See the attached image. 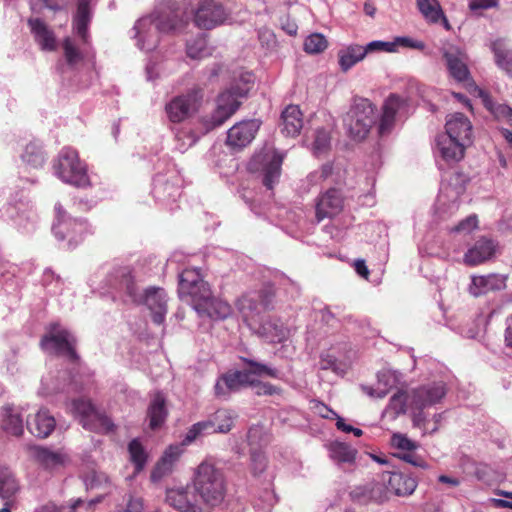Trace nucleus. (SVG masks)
Returning a JSON list of instances; mask_svg holds the SVG:
<instances>
[{
	"mask_svg": "<svg viewBox=\"0 0 512 512\" xmlns=\"http://www.w3.org/2000/svg\"><path fill=\"white\" fill-rule=\"evenodd\" d=\"M193 491L202 506L214 508L226 497L228 484L222 469L210 461H202L192 477Z\"/></svg>",
	"mask_w": 512,
	"mask_h": 512,
	"instance_id": "obj_1",
	"label": "nucleus"
},
{
	"mask_svg": "<svg viewBox=\"0 0 512 512\" xmlns=\"http://www.w3.org/2000/svg\"><path fill=\"white\" fill-rule=\"evenodd\" d=\"M344 198L340 190L330 188L318 197L316 219L318 222L333 218L343 210Z\"/></svg>",
	"mask_w": 512,
	"mask_h": 512,
	"instance_id": "obj_20",
	"label": "nucleus"
},
{
	"mask_svg": "<svg viewBox=\"0 0 512 512\" xmlns=\"http://www.w3.org/2000/svg\"><path fill=\"white\" fill-rule=\"evenodd\" d=\"M53 167L55 174L65 183L76 187L90 185L85 163L80 160L77 151L71 148L62 149Z\"/></svg>",
	"mask_w": 512,
	"mask_h": 512,
	"instance_id": "obj_7",
	"label": "nucleus"
},
{
	"mask_svg": "<svg viewBox=\"0 0 512 512\" xmlns=\"http://www.w3.org/2000/svg\"><path fill=\"white\" fill-rule=\"evenodd\" d=\"M437 149L446 162H459L465 155L468 144L458 141L448 133L441 134L436 138Z\"/></svg>",
	"mask_w": 512,
	"mask_h": 512,
	"instance_id": "obj_26",
	"label": "nucleus"
},
{
	"mask_svg": "<svg viewBox=\"0 0 512 512\" xmlns=\"http://www.w3.org/2000/svg\"><path fill=\"white\" fill-rule=\"evenodd\" d=\"M254 379L250 378V373L243 371H234L224 374L215 385V394L225 396L233 391H238L242 387L251 386Z\"/></svg>",
	"mask_w": 512,
	"mask_h": 512,
	"instance_id": "obj_24",
	"label": "nucleus"
},
{
	"mask_svg": "<svg viewBox=\"0 0 512 512\" xmlns=\"http://www.w3.org/2000/svg\"><path fill=\"white\" fill-rule=\"evenodd\" d=\"M56 427V420L49 410L42 408L27 419V429L29 432L41 439H45L52 434Z\"/></svg>",
	"mask_w": 512,
	"mask_h": 512,
	"instance_id": "obj_25",
	"label": "nucleus"
},
{
	"mask_svg": "<svg viewBox=\"0 0 512 512\" xmlns=\"http://www.w3.org/2000/svg\"><path fill=\"white\" fill-rule=\"evenodd\" d=\"M22 159L28 164L37 167L42 165L44 161L43 152L35 144H29L26 146L25 153L22 155Z\"/></svg>",
	"mask_w": 512,
	"mask_h": 512,
	"instance_id": "obj_50",
	"label": "nucleus"
},
{
	"mask_svg": "<svg viewBox=\"0 0 512 512\" xmlns=\"http://www.w3.org/2000/svg\"><path fill=\"white\" fill-rule=\"evenodd\" d=\"M478 220L476 216H468L466 219L462 220L458 225L453 228V231H471L477 227Z\"/></svg>",
	"mask_w": 512,
	"mask_h": 512,
	"instance_id": "obj_58",
	"label": "nucleus"
},
{
	"mask_svg": "<svg viewBox=\"0 0 512 512\" xmlns=\"http://www.w3.org/2000/svg\"><path fill=\"white\" fill-rule=\"evenodd\" d=\"M183 453L182 445H170L163 453L152 471V478L158 479L172 471L174 464Z\"/></svg>",
	"mask_w": 512,
	"mask_h": 512,
	"instance_id": "obj_34",
	"label": "nucleus"
},
{
	"mask_svg": "<svg viewBox=\"0 0 512 512\" xmlns=\"http://www.w3.org/2000/svg\"><path fill=\"white\" fill-rule=\"evenodd\" d=\"M130 460L135 466L137 472L141 471L147 461V453L138 439H133L128 445Z\"/></svg>",
	"mask_w": 512,
	"mask_h": 512,
	"instance_id": "obj_43",
	"label": "nucleus"
},
{
	"mask_svg": "<svg viewBox=\"0 0 512 512\" xmlns=\"http://www.w3.org/2000/svg\"><path fill=\"white\" fill-rule=\"evenodd\" d=\"M441 51L450 75L458 82L468 80L470 72L466 65V54L452 44L444 46Z\"/></svg>",
	"mask_w": 512,
	"mask_h": 512,
	"instance_id": "obj_19",
	"label": "nucleus"
},
{
	"mask_svg": "<svg viewBox=\"0 0 512 512\" xmlns=\"http://www.w3.org/2000/svg\"><path fill=\"white\" fill-rule=\"evenodd\" d=\"M28 452L33 461L47 470L63 467L69 460L68 456L62 451H54L40 445L28 446Z\"/></svg>",
	"mask_w": 512,
	"mask_h": 512,
	"instance_id": "obj_21",
	"label": "nucleus"
},
{
	"mask_svg": "<svg viewBox=\"0 0 512 512\" xmlns=\"http://www.w3.org/2000/svg\"><path fill=\"white\" fill-rule=\"evenodd\" d=\"M497 66L508 74H512V51L507 48L502 39L493 41L490 45Z\"/></svg>",
	"mask_w": 512,
	"mask_h": 512,
	"instance_id": "obj_37",
	"label": "nucleus"
},
{
	"mask_svg": "<svg viewBox=\"0 0 512 512\" xmlns=\"http://www.w3.org/2000/svg\"><path fill=\"white\" fill-rule=\"evenodd\" d=\"M319 364H320V368L322 370H328V369L335 370L336 364H337V359L334 356H331L329 354L321 355Z\"/></svg>",
	"mask_w": 512,
	"mask_h": 512,
	"instance_id": "obj_62",
	"label": "nucleus"
},
{
	"mask_svg": "<svg viewBox=\"0 0 512 512\" xmlns=\"http://www.w3.org/2000/svg\"><path fill=\"white\" fill-rule=\"evenodd\" d=\"M206 39L203 36L195 38L193 41L187 43V56L192 59H200L207 55L206 52Z\"/></svg>",
	"mask_w": 512,
	"mask_h": 512,
	"instance_id": "obj_47",
	"label": "nucleus"
},
{
	"mask_svg": "<svg viewBox=\"0 0 512 512\" xmlns=\"http://www.w3.org/2000/svg\"><path fill=\"white\" fill-rule=\"evenodd\" d=\"M391 446L398 450L396 457L415 467L426 469L429 467L423 457L416 453L418 444L401 433H394L391 437Z\"/></svg>",
	"mask_w": 512,
	"mask_h": 512,
	"instance_id": "obj_18",
	"label": "nucleus"
},
{
	"mask_svg": "<svg viewBox=\"0 0 512 512\" xmlns=\"http://www.w3.org/2000/svg\"><path fill=\"white\" fill-rule=\"evenodd\" d=\"M168 504L181 512H202V505L195 492L191 494L187 488L170 489L167 491Z\"/></svg>",
	"mask_w": 512,
	"mask_h": 512,
	"instance_id": "obj_22",
	"label": "nucleus"
},
{
	"mask_svg": "<svg viewBox=\"0 0 512 512\" xmlns=\"http://www.w3.org/2000/svg\"><path fill=\"white\" fill-rule=\"evenodd\" d=\"M204 90L194 85L184 93L174 96L166 105L165 112L170 122L181 123L196 114L203 102Z\"/></svg>",
	"mask_w": 512,
	"mask_h": 512,
	"instance_id": "obj_8",
	"label": "nucleus"
},
{
	"mask_svg": "<svg viewBox=\"0 0 512 512\" xmlns=\"http://www.w3.org/2000/svg\"><path fill=\"white\" fill-rule=\"evenodd\" d=\"M143 501L141 498L130 497L127 503V507L123 512H142Z\"/></svg>",
	"mask_w": 512,
	"mask_h": 512,
	"instance_id": "obj_63",
	"label": "nucleus"
},
{
	"mask_svg": "<svg viewBox=\"0 0 512 512\" xmlns=\"http://www.w3.org/2000/svg\"><path fill=\"white\" fill-rule=\"evenodd\" d=\"M52 231L57 239L67 240L69 247H74L85 239L91 229L86 219L71 217L63 204L57 203Z\"/></svg>",
	"mask_w": 512,
	"mask_h": 512,
	"instance_id": "obj_5",
	"label": "nucleus"
},
{
	"mask_svg": "<svg viewBox=\"0 0 512 512\" xmlns=\"http://www.w3.org/2000/svg\"><path fill=\"white\" fill-rule=\"evenodd\" d=\"M331 457L342 463H351L355 460L356 450L346 443L335 442L330 446Z\"/></svg>",
	"mask_w": 512,
	"mask_h": 512,
	"instance_id": "obj_42",
	"label": "nucleus"
},
{
	"mask_svg": "<svg viewBox=\"0 0 512 512\" xmlns=\"http://www.w3.org/2000/svg\"><path fill=\"white\" fill-rule=\"evenodd\" d=\"M259 128L260 122L256 119L234 124L227 131L226 145L234 151H241L253 141Z\"/></svg>",
	"mask_w": 512,
	"mask_h": 512,
	"instance_id": "obj_17",
	"label": "nucleus"
},
{
	"mask_svg": "<svg viewBox=\"0 0 512 512\" xmlns=\"http://www.w3.org/2000/svg\"><path fill=\"white\" fill-rule=\"evenodd\" d=\"M496 252L493 240L486 237L479 238L464 254V263L468 266H477L490 260Z\"/></svg>",
	"mask_w": 512,
	"mask_h": 512,
	"instance_id": "obj_23",
	"label": "nucleus"
},
{
	"mask_svg": "<svg viewBox=\"0 0 512 512\" xmlns=\"http://www.w3.org/2000/svg\"><path fill=\"white\" fill-rule=\"evenodd\" d=\"M499 0H470L469 8L473 11L496 7Z\"/></svg>",
	"mask_w": 512,
	"mask_h": 512,
	"instance_id": "obj_59",
	"label": "nucleus"
},
{
	"mask_svg": "<svg viewBox=\"0 0 512 512\" xmlns=\"http://www.w3.org/2000/svg\"><path fill=\"white\" fill-rule=\"evenodd\" d=\"M2 428L8 434L21 436L23 434V420L20 413L12 407H5L3 409Z\"/></svg>",
	"mask_w": 512,
	"mask_h": 512,
	"instance_id": "obj_38",
	"label": "nucleus"
},
{
	"mask_svg": "<svg viewBox=\"0 0 512 512\" xmlns=\"http://www.w3.org/2000/svg\"><path fill=\"white\" fill-rule=\"evenodd\" d=\"M230 12L224 5L215 0H199L193 10L194 24L204 30H211L226 22Z\"/></svg>",
	"mask_w": 512,
	"mask_h": 512,
	"instance_id": "obj_12",
	"label": "nucleus"
},
{
	"mask_svg": "<svg viewBox=\"0 0 512 512\" xmlns=\"http://www.w3.org/2000/svg\"><path fill=\"white\" fill-rule=\"evenodd\" d=\"M403 103L404 101L400 96L391 94L384 102L383 112L396 117V114L402 107Z\"/></svg>",
	"mask_w": 512,
	"mask_h": 512,
	"instance_id": "obj_55",
	"label": "nucleus"
},
{
	"mask_svg": "<svg viewBox=\"0 0 512 512\" xmlns=\"http://www.w3.org/2000/svg\"><path fill=\"white\" fill-rule=\"evenodd\" d=\"M331 136L330 133L321 128L315 132V139L313 141V151L316 155L325 153L330 147Z\"/></svg>",
	"mask_w": 512,
	"mask_h": 512,
	"instance_id": "obj_49",
	"label": "nucleus"
},
{
	"mask_svg": "<svg viewBox=\"0 0 512 512\" xmlns=\"http://www.w3.org/2000/svg\"><path fill=\"white\" fill-rule=\"evenodd\" d=\"M328 46L325 36L320 33L309 35L304 42V50L309 54L323 52Z\"/></svg>",
	"mask_w": 512,
	"mask_h": 512,
	"instance_id": "obj_45",
	"label": "nucleus"
},
{
	"mask_svg": "<svg viewBox=\"0 0 512 512\" xmlns=\"http://www.w3.org/2000/svg\"><path fill=\"white\" fill-rule=\"evenodd\" d=\"M395 122V117L387 114L385 112L382 113L380 124H379V134L385 135L390 132Z\"/></svg>",
	"mask_w": 512,
	"mask_h": 512,
	"instance_id": "obj_57",
	"label": "nucleus"
},
{
	"mask_svg": "<svg viewBox=\"0 0 512 512\" xmlns=\"http://www.w3.org/2000/svg\"><path fill=\"white\" fill-rule=\"evenodd\" d=\"M446 392V385L443 382L421 385L410 391V407L413 410H424L439 403Z\"/></svg>",
	"mask_w": 512,
	"mask_h": 512,
	"instance_id": "obj_16",
	"label": "nucleus"
},
{
	"mask_svg": "<svg viewBox=\"0 0 512 512\" xmlns=\"http://www.w3.org/2000/svg\"><path fill=\"white\" fill-rule=\"evenodd\" d=\"M275 333L271 336V341L281 343L288 337V330L283 326V324L274 325Z\"/></svg>",
	"mask_w": 512,
	"mask_h": 512,
	"instance_id": "obj_61",
	"label": "nucleus"
},
{
	"mask_svg": "<svg viewBox=\"0 0 512 512\" xmlns=\"http://www.w3.org/2000/svg\"><path fill=\"white\" fill-rule=\"evenodd\" d=\"M241 82L242 84H233L221 92L216 100V109L210 115L202 117L201 123L206 132L224 124L239 109L240 99L245 97L251 89L252 75H242Z\"/></svg>",
	"mask_w": 512,
	"mask_h": 512,
	"instance_id": "obj_3",
	"label": "nucleus"
},
{
	"mask_svg": "<svg viewBox=\"0 0 512 512\" xmlns=\"http://www.w3.org/2000/svg\"><path fill=\"white\" fill-rule=\"evenodd\" d=\"M283 159V155L274 149L265 150L257 154L253 159L254 163L262 166V183L269 190H273L274 186L279 182Z\"/></svg>",
	"mask_w": 512,
	"mask_h": 512,
	"instance_id": "obj_15",
	"label": "nucleus"
},
{
	"mask_svg": "<svg viewBox=\"0 0 512 512\" xmlns=\"http://www.w3.org/2000/svg\"><path fill=\"white\" fill-rule=\"evenodd\" d=\"M376 108L370 100L362 97H355L345 124L349 135L355 141L364 140L376 121Z\"/></svg>",
	"mask_w": 512,
	"mask_h": 512,
	"instance_id": "obj_6",
	"label": "nucleus"
},
{
	"mask_svg": "<svg viewBox=\"0 0 512 512\" xmlns=\"http://www.w3.org/2000/svg\"><path fill=\"white\" fill-rule=\"evenodd\" d=\"M413 414V424L415 427L423 429L425 432L428 433V425L426 421V416L423 410H416Z\"/></svg>",
	"mask_w": 512,
	"mask_h": 512,
	"instance_id": "obj_60",
	"label": "nucleus"
},
{
	"mask_svg": "<svg viewBox=\"0 0 512 512\" xmlns=\"http://www.w3.org/2000/svg\"><path fill=\"white\" fill-rule=\"evenodd\" d=\"M179 297L190 303L192 307L202 310L205 300L210 296L211 289L209 284L203 280L202 275L197 269H185L180 274Z\"/></svg>",
	"mask_w": 512,
	"mask_h": 512,
	"instance_id": "obj_10",
	"label": "nucleus"
},
{
	"mask_svg": "<svg viewBox=\"0 0 512 512\" xmlns=\"http://www.w3.org/2000/svg\"><path fill=\"white\" fill-rule=\"evenodd\" d=\"M506 287V277L501 274L473 276L469 292L477 297L491 291L502 290Z\"/></svg>",
	"mask_w": 512,
	"mask_h": 512,
	"instance_id": "obj_28",
	"label": "nucleus"
},
{
	"mask_svg": "<svg viewBox=\"0 0 512 512\" xmlns=\"http://www.w3.org/2000/svg\"><path fill=\"white\" fill-rule=\"evenodd\" d=\"M303 128V114L297 105H288L281 114V131L289 137H296Z\"/></svg>",
	"mask_w": 512,
	"mask_h": 512,
	"instance_id": "obj_31",
	"label": "nucleus"
},
{
	"mask_svg": "<svg viewBox=\"0 0 512 512\" xmlns=\"http://www.w3.org/2000/svg\"><path fill=\"white\" fill-rule=\"evenodd\" d=\"M385 44H390V48L392 50H384L385 52H396L398 46L407 47V48H413L418 50H423L425 47V44L422 41H416L413 40L410 37H396L393 42H385Z\"/></svg>",
	"mask_w": 512,
	"mask_h": 512,
	"instance_id": "obj_51",
	"label": "nucleus"
},
{
	"mask_svg": "<svg viewBox=\"0 0 512 512\" xmlns=\"http://www.w3.org/2000/svg\"><path fill=\"white\" fill-rule=\"evenodd\" d=\"M267 467V459L263 452L253 451L251 453V470L257 476L262 474Z\"/></svg>",
	"mask_w": 512,
	"mask_h": 512,
	"instance_id": "obj_53",
	"label": "nucleus"
},
{
	"mask_svg": "<svg viewBox=\"0 0 512 512\" xmlns=\"http://www.w3.org/2000/svg\"><path fill=\"white\" fill-rule=\"evenodd\" d=\"M19 484L8 469H0V497L6 501L18 492Z\"/></svg>",
	"mask_w": 512,
	"mask_h": 512,
	"instance_id": "obj_39",
	"label": "nucleus"
},
{
	"mask_svg": "<svg viewBox=\"0 0 512 512\" xmlns=\"http://www.w3.org/2000/svg\"><path fill=\"white\" fill-rule=\"evenodd\" d=\"M202 435H205V433L202 430L200 422H197L188 429L185 437L182 440L181 445L188 446Z\"/></svg>",
	"mask_w": 512,
	"mask_h": 512,
	"instance_id": "obj_56",
	"label": "nucleus"
},
{
	"mask_svg": "<svg viewBox=\"0 0 512 512\" xmlns=\"http://www.w3.org/2000/svg\"><path fill=\"white\" fill-rule=\"evenodd\" d=\"M102 498H103L102 495L97 496L96 498L89 500L88 502L79 498L67 509L66 512H75L77 508H79L85 504L88 507H92L93 505L100 503L102 501ZM35 512H65V509H60L53 503H47V504L39 507L38 509H36Z\"/></svg>",
	"mask_w": 512,
	"mask_h": 512,
	"instance_id": "obj_44",
	"label": "nucleus"
},
{
	"mask_svg": "<svg viewBox=\"0 0 512 512\" xmlns=\"http://www.w3.org/2000/svg\"><path fill=\"white\" fill-rule=\"evenodd\" d=\"M189 21V16L178 7L161 6L153 14L152 23L161 33H177L183 30Z\"/></svg>",
	"mask_w": 512,
	"mask_h": 512,
	"instance_id": "obj_14",
	"label": "nucleus"
},
{
	"mask_svg": "<svg viewBox=\"0 0 512 512\" xmlns=\"http://www.w3.org/2000/svg\"><path fill=\"white\" fill-rule=\"evenodd\" d=\"M119 285L125 289L126 294L135 304H145L152 313L155 324H162L167 313L166 293L162 288L151 287L142 295L135 284L129 267H121L115 272Z\"/></svg>",
	"mask_w": 512,
	"mask_h": 512,
	"instance_id": "obj_2",
	"label": "nucleus"
},
{
	"mask_svg": "<svg viewBox=\"0 0 512 512\" xmlns=\"http://www.w3.org/2000/svg\"><path fill=\"white\" fill-rule=\"evenodd\" d=\"M251 386L255 388V394L258 396H272L280 394L282 391L280 387L257 380H254V383H251Z\"/></svg>",
	"mask_w": 512,
	"mask_h": 512,
	"instance_id": "obj_54",
	"label": "nucleus"
},
{
	"mask_svg": "<svg viewBox=\"0 0 512 512\" xmlns=\"http://www.w3.org/2000/svg\"><path fill=\"white\" fill-rule=\"evenodd\" d=\"M276 290L272 284L264 285L257 291H251L240 296L236 307L243 321L250 327L261 323L262 315L270 309Z\"/></svg>",
	"mask_w": 512,
	"mask_h": 512,
	"instance_id": "obj_4",
	"label": "nucleus"
},
{
	"mask_svg": "<svg viewBox=\"0 0 512 512\" xmlns=\"http://www.w3.org/2000/svg\"><path fill=\"white\" fill-rule=\"evenodd\" d=\"M202 310L196 308V312L200 317H208L212 320H224L232 313V308L228 302L216 298L210 293V296L205 300Z\"/></svg>",
	"mask_w": 512,
	"mask_h": 512,
	"instance_id": "obj_33",
	"label": "nucleus"
},
{
	"mask_svg": "<svg viewBox=\"0 0 512 512\" xmlns=\"http://www.w3.org/2000/svg\"><path fill=\"white\" fill-rule=\"evenodd\" d=\"M71 412L86 430L96 433H109L115 428L112 420L98 411L92 401L85 397L73 399Z\"/></svg>",
	"mask_w": 512,
	"mask_h": 512,
	"instance_id": "obj_9",
	"label": "nucleus"
},
{
	"mask_svg": "<svg viewBox=\"0 0 512 512\" xmlns=\"http://www.w3.org/2000/svg\"><path fill=\"white\" fill-rule=\"evenodd\" d=\"M28 25L34 35L35 41L44 51H54L57 48L54 32L40 18L28 19Z\"/></svg>",
	"mask_w": 512,
	"mask_h": 512,
	"instance_id": "obj_30",
	"label": "nucleus"
},
{
	"mask_svg": "<svg viewBox=\"0 0 512 512\" xmlns=\"http://www.w3.org/2000/svg\"><path fill=\"white\" fill-rule=\"evenodd\" d=\"M390 44L384 41H372L366 46L350 44L338 52V63L342 72L349 71L353 66L362 61L366 55L380 50H392Z\"/></svg>",
	"mask_w": 512,
	"mask_h": 512,
	"instance_id": "obj_13",
	"label": "nucleus"
},
{
	"mask_svg": "<svg viewBox=\"0 0 512 512\" xmlns=\"http://www.w3.org/2000/svg\"><path fill=\"white\" fill-rule=\"evenodd\" d=\"M211 417L214 421L215 427L217 428V432L226 434L232 430L236 414L228 409H218L211 415Z\"/></svg>",
	"mask_w": 512,
	"mask_h": 512,
	"instance_id": "obj_41",
	"label": "nucleus"
},
{
	"mask_svg": "<svg viewBox=\"0 0 512 512\" xmlns=\"http://www.w3.org/2000/svg\"><path fill=\"white\" fill-rule=\"evenodd\" d=\"M354 269L361 277L368 279L369 277V269L366 266L365 260L363 259H357L354 262Z\"/></svg>",
	"mask_w": 512,
	"mask_h": 512,
	"instance_id": "obj_64",
	"label": "nucleus"
},
{
	"mask_svg": "<svg viewBox=\"0 0 512 512\" xmlns=\"http://www.w3.org/2000/svg\"><path fill=\"white\" fill-rule=\"evenodd\" d=\"M242 361L249 366V369L245 370V372L250 373V378L252 375L262 376L267 375L272 378L278 377V371L276 369L270 368L265 364L256 362L254 360L248 358H242Z\"/></svg>",
	"mask_w": 512,
	"mask_h": 512,
	"instance_id": "obj_46",
	"label": "nucleus"
},
{
	"mask_svg": "<svg viewBox=\"0 0 512 512\" xmlns=\"http://www.w3.org/2000/svg\"><path fill=\"white\" fill-rule=\"evenodd\" d=\"M478 95L481 97L485 108L491 112L496 120L512 125V108L510 106L494 103L489 94L482 89H478Z\"/></svg>",
	"mask_w": 512,
	"mask_h": 512,
	"instance_id": "obj_36",
	"label": "nucleus"
},
{
	"mask_svg": "<svg viewBox=\"0 0 512 512\" xmlns=\"http://www.w3.org/2000/svg\"><path fill=\"white\" fill-rule=\"evenodd\" d=\"M76 344V338L68 330L60 328L57 323L50 325L48 333L43 335L40 341L42 349L66 357L71 363H77L80 359L76 352Z\"/></svg>",
	"mask_w": 512,
	"mask_h": 512,
	"instance_id": "obj_11",
	"label": "nucleus"
},
{
	"mask_svg": "<svg viewBox=\"0 0 512 512\" xmlns=\"http://www.w3.org/2000/svg\"><path fill=\"white\" fill-rule=\"evenodd\" d=\"M168 414L166 398L162 392L158 391L152 396L147 408L150 429L156 430L162 427L167 420Z\"/></svg>",
	"mask_w": 512,
	"mask_h": 512,
	"instance_id": "obj_29",
	"label": "nucleus"
},
{
	"mask_svg": "<svg viewBox=\"0 0 512 512\" xmlns=\"http://www.w3.org/2000/svg\"><path fill=\"white\" fill-rule=\"evenodd\" d=\"M416 487V479L406 473L394 471L388 474L387 489L397 496H409L415 491Z\"/></svg>",
	"mask_w": 512,
	"mask_h": 512,
	"instance_id": "obj_32",
	"label": "nucleus"
},
{
	"mask_svg": "<svg viewBox=\"0 0 512 512\" xmlns=\"http://www.w3.org/2000/svg\"><path fill=\"white\" fill-rule=\"evenodd\" d=\"M417 7L423 17L430 23H438L443 10L438 0H416Z\"/></svg>",
	"mask_w": 512,
	"mask_h": 512,
	"instance_id": "obj_40",
	"label": "nucleus"
},
{
	"mask_svg": "<svg viewBox=\"0 0 512 512\" xmlns=\"http://www.w3.org/2000/svg\"><path fill=\"white\" fill-rule=\"evenodd\" d=\"M408 401L410 402V393L408 394L405 391L399 390L390 398L389 408L396 415L403 414L406 412Z\"/></svg>",
	"mask_w": 512,
	"mask_h": 512,
	"instance_id": "obj_48",
	"label": "nucleus"
},
{
	"mask_svg": "<svg viewBox=\"0 0 512 512\" xmlns=\"http://www.w3.org/2000/svg\"><path fill=\"white\" fill-rule=\"evenodd\" d=\"M89 5V0H79L76 15L74 17L76 32L84 43H87L89 38L88 26L91 20Z\"/></svg>",
	"mask_w": 512,
	"mask_h": 512,
	"instance_id": "obj_35",
	"label": "nucleus"
},
{
	"mask_svg": "<svg viewBox=\"0 0 512 512\" xmlns=\"http://www.w3.org/2000/svg\"><path fill=\"white\" fill-rule=\"evenodd\" d=\"M64 56L67 63L71 66L77 64L82 60V54L79 49L73 44L70 38H65L63 41Z\"/></svg>",
	"mask_w": 512,
	"mask_h": 512,
	"instance_id": "obj_52",
	"label": "nucleus"
},
{
	"mask_svg": "<svg viewBox=\"0 0 512 512\" xmlns=\"http://www.w3.org/2000/svg\"><path fill=\"white\" fill-rule=\"evenodd\" d=\"M446 133L454 139L462 141L468 145L472 142L473 127L468 119L462 113H454L450 115L446 121Z\"/></svg>",
	"mask_w": 512,
	"mask_h": 512,
	"instance_id": "obj_27",
	"label": "nucleus"
}]
</instances>
